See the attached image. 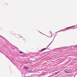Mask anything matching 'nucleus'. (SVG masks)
<instances>
[{"label": "nucleus", "instance_id": "4", "mask_svg": "<svg viewBox=\"0 0 77 77\" xmlns=\"http://www.w3.org/2000/svg\"><path fill=\"white\" fill-rule=\"evenodd\" d=\"M77 26V25H76L75 26H74L69 27H67L66 28V29H70V28H72V27H75V26Z\"/></svg>", "mask_w": 77, "mask_h": 77}, {"label": "nucleus", "instance_id": "3", "mask_svg": "<svg viewBox=\"0 0 77 77\" xmlns=\"http://www.w3.org/2000/svg\"><path fill=\"white\" fill-rule=\"evenodd\" d=\"M73 47V46H66V47H65V48H72V47Z\"/></svg>", "mask_w": 77, "mask_h": 77}, {"label": "nucleus", "instance_id": "7", "mask_svg": "<svg viewBox=\"0 0 77 77\" xmlns=\"http://www.w3.org/2000/svg\"><path fill=\"white\" fill-rule=\"evenodd\" d=\"M62 31H63V32H64V31H66V30H64L61 29L57 32H56V33H58V32H62Z\"/></svg>", "mask_w": 77, "mask_h": 77}, {"label": "nucleus", "instance_id": "18", "mask_svg": "<svg viewBox=\"0 0 77 77\" xmlns=\"http://www.w3.org/2000/svg\"><path fill=\"white\" fill-rule=\"evenodd\" d=\"M6 5L7 6H9V4H8V3L7 4H6Z\"/></svg>", "mask_w": 77, "mask_h": 77}, {"label": "nucleus", "instance_id": "21", "mask_svg": "<svg viewBox=\"0 0 77 77\" xmlns=\"http://www.w3.org/2000/svg\"><path fill=\"white\" fill-rule=\"evenodd\" d=\"M11 60V62H12V63H13V62H12V61L11 60Z\"/></svg>", "mask_w": 77, "mask_h": 77}, {"label": "nucleus", "instance_id": "9", "mask_svg": "<svg viewBox=\"0 0 77 77\" xmlns=\"http://www.w3.org/2000/svg\"><path fill=\"white\" fill-rule=\"evenodd\" d=\"M1 53H2V54H4V55H5V56L6 57H7V58H8V56H7V55H6V54H5L4 53H3V52H1Z\"/></svg>", "mask_w": 77, "mask_h": 77}, {"label": "nucleus", "instance_id": "28", "mask_svg": "<svg viewBox=\"0 0 77 77\" xmlns=\"http://www.w3.org/2000/svg\"><path fill=\"white\" fill-rule=\"evenodd\" d=\"M54 34L53 35H53H54Z\"/></svg>", "mask_w": 77, "mask_h": 77}, {"label": "nucleus", "instance_id": "17", "mask_svg": "<svg viewBox=\"0 0 77 77\" xmlns=\"http://www.w3.org/2000/svg\"><path fill=\"white\" fill-rule=\"evenodd\" d=\"M65 71V72H66V73H68L69 72H67V71Z\"/></svg>", "mask_w": 77, "mask_h": 77}, {"label": "nucleus", "instance_id": "13", "mask_svg": "<svg viewBox=\"0 0 77 77\" xmlns=\"http://www.w3.org/2000/svg\"><path fill=\"white\" fill-rule=\"evenodd\" d=\"M56 75V73H54L52 74V75L54 76V75Z\"/></svg>", "mask_w": 77, "mask_h": 77}, {"label": "nucleus", "instance_id": "2", "mask_svg": "<svg viewBox=\"0 0 77 77\" xmlns=\"http://www.w3.org/2000/svg\"><path fill=\"white\" fill-rule=\"evenodd\" d=\"M15 36L17 38H20V35L18 34H15Z\"/></svg>", "mask_w": 77, "mask_h": 77}, {"label": "nucleus", "instance_id": "29", "mask_svg": "<svg viewBox=\"0 0 77 77\" xmlns=\"http://www.w3.org/2000/svg\"><path fill=\"white\" fill-rule=\"evenodd\" d=\"M21 38H23V37L22 36V37H21Z\"/></svg>", "mask_w": 77, "mask_h": 77}, {"label": "nucleus", "instance_id": "24", "mask_svg": "<svg viewBox=\"0 0 77 77\" xmlns=\"http://www.w3.org/2000/svg\"><path fill=\"white\" fill-rule=\"evenodd\" d=\"M50 33H51L52 35V32H51V31H50Z\"/></svg>", "mask_w": 77, "mask_h": 77}, {"label": "nucleus", "instance_id": "5", "mask_svg": "<svg viewBox=\"0 0 77 77\" xmlns=\"http://www.w3.org/2000/svg\"><path fill=\"white\" fill-rule=\"evenodd\" d=\"M10 33H11V34H12V35H14L15 34V32L14 31H10Z\"/></svg>", "mask_w": 77, "mask_h": 77}, {"label": "nucleus", "instance_id": "16", "mask_svg": "<svg viewBox=\"0 0 77 77\" xmlns=\"http://www.w3.org/2000/svg\"><path fill=\"white\" fill-rule=\"evenodd\" d=\"M39 32L40 33H41L42 34V35H45V34H44L42 33V32H40V31H39Z\"/></svg>", "mask_w": 77, "mask_h": 77}, {"label": "nucleus", "instance_id": "19", "mask_svg": "<svg viewBox=\"0 0 77 77\" xmlns=\"http://www.w3.org/2000/svg\"><path fill=\"white\" fill-rule=\"evenodd\" d=\"M0 36L1 37V38H3V37L2 36L0 35Z\"/></svg>", "mask_w": 77, "mask_h": 77}, {"label": "nucleus", "instance_id": "23", "mask_svg": "<svg viewBox=\"0 0 77 77\" xmlns=\"http://www.w3.org/2000/svg\"><path fill=\"white\" fill-rule=\"evenodd\" d=\"M51 37H52V36H51V37H49V36H48V38H51Z\"/></svg>", "mask_w": 77, "mask_h": 77}, {"label": "nucleus", "instance_id": "11", "mask_svg": "<svg viewBox=\"0 0 77 77\" xmlns=\"http://www.w3.org/2000/svg\"><path fill=\"white\" fill-rule=\"evenodd\" d=\"M19 53L20 54H23V53H24V52H22L21 51H20Z\"/></svg>", "mask_w": 77, "mask_h": 77}, {"label": "nucleus", "instance_id": "27", "mask_svg": "<svg viewBox=\"0 0 77 77\" xmlns=\"http://www.w3.org/2000/svg\"><path fill=\"white\" fill-rule=\"evenodd\" d=\"M17 69H18V67L17 66Z\"/></svg>", "mask_w": 77, "mask_h": 77}, {"label": "nucleus", "instance_id": "1", "mask_svg": "<svg viewBox=\"0 0 77 77\" xmlns=\"http://www.w3.org/2000/svg\"><path fill=\"white\" fill-rule=\"evenodd\" d=\"M55 37H56V35H55L53 40L52 41V42H51L49 44V45L47 46V47L46 48H43V49H42V50H41L40 51V52H42V51H44V50H47V49H48V47H49V45H51V43H52L53 42V40H54V38H55Z\"/></svg>", "mask_w": 77, "mask_h": 77}, {"label": "nucleus", "instance_id": "26", "mask_svg": "<svg viewBox=\"0 0 77 77\" xmlns=\"http://www.w3.org/2000/svg\"><path fill=\"white\" fill-rule=\"evenodd\" d=\"M24 39V38H23V39Z\"/></svg>", "mask_w": 77, "mask_h": 77}, {"label": "nucleus", "instance_id": "8", "mask_svg": "<svg viewBox=\"0 0 77 77\" xmlns=\"http://www.w3.org/2000/svg\"><path fill=\"white\" fill-rule=\"evenodd\" d=\"M24 68L26 69H29V68L27 67L24 66Z\"/></svg>", "mask_w": 77, "mask_h": 77}, {"label": "nucleus", "instance_id": "14", "mask_svg": "<svg viewBox=\"0 0 77 77\" xmlns=\"http://www.w3.org/2000/svg\"><path fill=\"white\" fill-rule=\"evenodd\" d=\"M45 73H43V74H42L41 75H45Z\"/></svg>", "mask_w": 77, "mask_h": 77}, {"label": "nucleus", "instance_id": "15", "mask_svg": "<svg viewBox=\"0 0 77 77\" xmlns=\"http://www.w3.org/2000/svg\"><path fill=\"white\" fill-rule=\"evenodd\" d=\"M77 48V45L75 46V47H73V48Z\"/></svg>", "mask_w": 77, "mask_h": 77}, {"label": "nucleus", "instance_id": "22", "mask_svg": "<svg viewBox=\"0 0 77 77\" xmlns=\"http://www.w3.org/2000/svg\"><path fill=\"white\" fill-rule=\"evenodd\" d=\"M25 71H27V70H28V69H25Z\"/></svg>", "mask_w": 77, "mask_h": 77}, {"label": "nucleus", "instance_id": "6", "mask_svg": "<svg viewBox=\"0 0 77 77\" xmlns=\"http://www.w3.org/2000/svg\"><path fill=\"white\" fill-rule=\"evenodd\" d=\"M49 62H50V61H48L45 62L43 63L44 65H47L48 63Z\"/></svg>", "mask_w": 77, "mask_h": 77}, {"label": "nucleus", "instance_id": "10", "mask_svg": "<svg viewBox=\"0 0 77 77\" xmlns=\"http://www.w3.org/2000/svg\"><path fill=\"white\" fill-rule=\"evenodd\" d=\"M26 63H32L31 62L29 61H27L26 62Z\"/></svg>", "mask_w": 77, "mask_h": 77}, {"label": "nucleus", "instance_id": "20", "mask_svg": "<svg viewBox=\"0 0 77 77\" xmlns=\"http://www.w3.org/2000/svg\"><path fill=\"white\" fill-rule=\"evenodd\" d=\"M66 29H67L66 28L64 29H63V30H66Z\"/></svg>", "mask_w": 77, "mask_h": 77}, {"label": "nucleus", "instance_id": "25", "mask_svg": "<svg viewBox=\"0 0 77 77\" xmlns=\"http://www.w3.org/2000/svg\"><path fill=\"white\" fill-rule=\"evenodd\" d=\"M45 35L46 36H47V37H48V36H47V35Z\"/></svg>", "mask_w": 77, "mask_h": 77}, {"label": "nucleus", "instance_id": "12", "mask_svg": "<svg viewBox=\"0 0 77 77\" xmlns=\"http://www.w3.org/2000/svg\"><path fill=\"white\" fill-rule=\"evenodd\" d=\"M59 72H60V71L55 72V73L56 74V75H57V74H58V73H59Z\"/></svg>", "mask_w": 77, "mask_h": 77}]
</instances>
